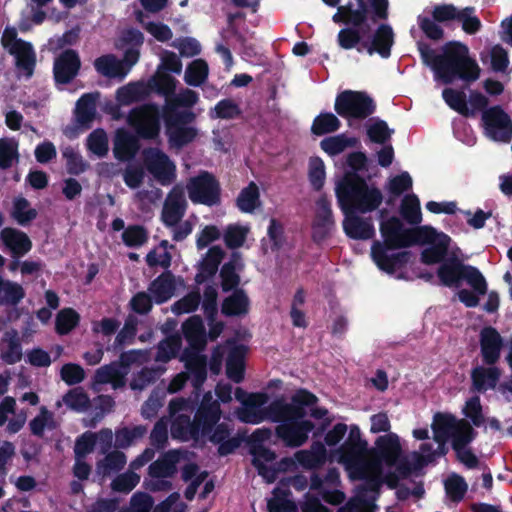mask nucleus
I'll list each match as a JSON object with an SVG mask.
<instances>
[{"mask_svg": "<svg viewBox=\"0 0 512 512\" xmlns=\"http://www.w3.org/2000/svg\"><path fill=\"white\" fill-rule=\"evenodd\" d=\"M199 100L197 92L191 89H184L178 95L171 97L165 104L163 111H169L171 108L174 111L190 110Z\"/></svg>", "mask_w": 512, "mask_h": 512, "instance_id": "4d7b16f0", "label": "nucleus"}, {"mask_svg": "<svg viewBox=\"0 0 512 512\" xmlns=\"http://www.w3.org/2000/svg\"><path fill=\"white\" fill-rule=\"evenodd\" d=\"M250 453L253 456L252 464L257 469L258 474L268 482H273L276 477V470L267 466L266 463H271L276 459L275 452L263 445H251Z\"/></svg>", "mask_w": 512, "mask_h": 512, "instance_id": "c85d7f7f", "label": "nucleus"}, {"mask_svg": "<svg viewBox=\"0 0 512 512\" xmlns=\"http://www.w3.org/2000/svg\"><path fill=\"white\" fill-rule=\"evenodd\" d=\"M247 347L243 344L234 345L226 358V375L234 383H241L245 376V356Z\"/></svg>", "mask_w": 512, "mask_h": 512, "instance_id": "cd10ccee", "label": "nucleus"}, {"mask_svg": "<svg viewBox=\"0 0 512 512\" xmlns=\"http://www.w3.org/2000/svg\"><path fill=\"white\" fill-rule=\"evenodd\" d=\"M431 14L439 23L451 21L461 23L462 30L469 35L478 33L482 28L481 20L475 14L473 6L458 9L453 4H437L433 7Z\"/></svg>", "mask_w": 512, "mask_h": 512, "instance_id": "9b49d317", "label": "nucleus"}, {"mask_svg": "<svg viewBox=\"0 0 512 512\" xmlns=\"http://www.w3.org/2000/svg\"><path fill=\"white\" fill-rule=\"evenodd\" d=\"M221 278V289L223 292H233L236 289H240V275L236 272V266L233 261H229L223 264L220 270Z\"/></svg>", "mask_w": 512, "mask_h": 512, "instance_id": "e2e57ef3", "label": "nucleus"}, {"mask_svg": "<svg viewBox=\"0 0 512 512\" xmlns=\"http://www.w3.org/2000/svg\"><path fill=\"white\" fill-rule=\"evenodd\" d=\"M250 299L244 289H236L227 296L221 305V312L226 317L244 316L249 312Z\"/></svg>", "mask_w": 512, "mask_h": 512, "instance_id": "7c9ffc66", "label": "nucleus"}, {"mask_svg": "<svg viewBox=\"0 0 512 512\" xmlns=\"http://www.w3.org/2000/svg\"><path fill=\"white\" fill-rule=\"evenodd\" d=\"M187 208L186 199L181 191L173 189L166 197L161 220L166 227L176 226L183 218Z\"/></svg>", "mask_w": 512, "mask_h": 512, "instance_id": "b1692460", "label": "nucleus"}, {"mask_svg": "<svg viewBox=\"0 0 512 512\" xmlns=\"http://www.w3.org/2000/svg\"><path fill=\"white\" fill-rule=\"evenodd\" d=\"M142 155L147 171L161 185H170L175 180L176 166L162 150L149 147L143 150Z\"/></svg>", "mask_w": 512, "mask_h": 512, "instance_id": "4468645a", "label": "nucleus"}, {"mask_svg": "<svg viewBox=\"0 0 512 512\" xmlns=\"http://www.w3.org/2000/svg\"><path fill=\"white\" fill-rule=\"evenodd\" d=\"M341 126L340 120L331 112H322L316 116L311 126V132L316 136L333 133Z\"/></svg>", "mask_w": 512, "mask_h": 512, "instance_id": "5fc2aeb1", "label": "nucleus"}, {"mask_svg": "<svg viewBox=\"0 0 512 512\" xmlns=\"http://www.w3.org/2000/svg\"><path fill=\"white\" fill-rule=\"evenodd\" d=\"M80 321V315L72 308L60 310L56 316L55 330L59 335H67Z\"/></svg>", "mask_w": 512, "mask_h": 512, "instance_id": "bf43d9fd", "label": "nucleus"}, {"mask_svg": "<svg viewBox=\"0 0 512 512\" xmlns=\"http://www.w3.org/2000/svg\"><path fill=\"white\" fill-rule=\"evenodd\" d=\"M151 95L148 82L137 81L128 83L116 91V99L121 105H130L143 101Z\"/></svg>", "mask_w": 512, "mask_h": 512, "instance_id": "72a5a7b5", "label": "nucleus"}, {"mask_svg": "<svg viewBox=\"0 0 512 512\" xmlns=\"http://www.w3.org/2000/svg\"><path fill=\"white\" fill-rule=\"evenodd\" d=\"M428 228L433 231L431 239L427 242H416L418 245H429L422 250L420 260L425 265L442 264L447 259L451 238L444 232H438L432 226L428 225Z\"/></svg>", "mask_w": 512, "mask_h": 512, "instance_id": "a211bd4d", "label": "nucleus"}, {"mask_svg": "<svg viewBox=\"0 0 512 512\" xmlns=\"http://www.w3.org/2000/svg\"><path fill=\"white\" fill-rule=\"evenodd\" d=\"M188 196L194 204L215 206L221 201V186L217 178L208 171H201L187 184Z\"/></svg>", "mask_w": 512, "mask_h": 512, "instance_id": "9d476101", "label": "nucleus"}, {"mask_svg": "<svg viewBox=\"0 0 512 512\" xmlns=\"http://www.w3.org/2000/svg\"><path fill=\"white\" fill-rule=\"evenodd\" d=\"M222 410L218 400L213 399L212 394L207 392L194 414V424L199 431L201 438L209 435L215 425L220 421Z\"/></svg>", "mask_w": 512, "mask_h": 512, "instance_id": "2eb2a0df", "label": "nucleus"}, {"mask_svg": "<svg viewBox=\"0 0 512 512\" xmlns=\"http://www.w3.org/2000/svg\"><path fill=\"white\" fill-rule=\"evenodd\" d=\"M159 376L160 373L158 369L144 367L133 376L130 387L132 390H144L149 385L155 383Z\"/></svg>", "mask_w": 512, "mask_h": 512, "instance_id": "338daca9", "label": "nucleus"}, {"mask_svg": "<svg viewBox=\"0 0 512 512\" xmlns=\"http://www.w3.org/2000/svg\"><path fill=\"white\" fill-rule=\"evenodd\" d=\"M491 367L477 366L471 371L472 390L483 393L488 389H494L499 381L500 369Z\"/></svg>", "mask_w": 512, "mask_h": 512, "instance_id": "c756f323", "label": "nucleus"}, {"mask_svg": "<svg viewBox=\"0 0 512 512\" xmlns=\"http://www.w3.org/2000/svg\"><path fill=\"white\" fill-rule=\"evenodd\" d=\"M318 398L312 392L306 389H299L291 398V403H287L283 398L273 400L269 405L275 413L283 415H292L305 418L306 407L317 403Z\"/></svg>", "mask_w": 512, "mask_h": 512, "instance_id": "f3484780", "label": "nucleus"}, {"mask_svg": "<svg viewBox=\"0 0 512 512\" xmlns=\"http://www.w3.org/2000/svg\"><path fill=\"white\" fill-rule=\"evenodd\" d=\"M290 491L274 490V496L267 502L268 512H298L296 503L287 498Z\"/></svg>", "mask_w": 512, "mask_h": 512, "instance_id": "052dcab7", "label": "nucleus"}, {"mask_svg": "<svg viewBox=\"0 0 512 512\" xmlns=\"http://www.w3.org/2000/svg\"><path fill=\"white\" fill-rule=\"evenodd\" d=\"M417 49L423 64L430 67L444 84H451L456 79L473 82L479 78L477 62L469 56L467 45L459 41L444 44L441 54L423 41L417 42Z\"/></svg>", "mask_w": 512, "mask_h": 512, "instance_id": "f03ea898", "label": "nucleus"}, {"mask_svg": "<svg viewBox=\"0 0 512 512\" xmlns=\"http://www.w3.org/2000/svg\"><path fill=\"white\" fill-rule=\"evenodd\" d=\"M95 70L102 76L107 78L124 79L128 74L122 63L114 54L102 55L94 61Z\"/></svg>", "mask_w": 512, "mask_h": 512, "instance_id": "f704fd0d", "label": "nucleus"}, {"mask_svg": "<svg viewBox=\"0 0 512 512\" xmlns=\"http://www.w3.org/2000/svg\"><path fill=\"white\" fill-rule=\"evenodd\" d=\"M389 250V248L381 245V242L375 241L371 247V257L380 270L388 274H393L396 270L408 264L411 258V252L400 251L389 254Z\"/></svg>", "mask_w": 512, "mask_h": 512, "instance_id": "6ab92c4d", "label": "nucleus"}, {"mask_svg": "<svg viewBox=\"0 0 512 512\" xmlns=\"http://www.w3.org/2000/svg\"><path fill=\"white\" fill-rule=\"evenodd\" d=\"M185 368L189 380L195 389L202 387L207 379V359L204 355L192 354L185 360Z\"/></svg>", "mask_w": 512, "mask_h": 512, "instance_id": "a19ab883", "label": "nucleus"}, {"mask_svg": "<svg viewBox=\"0 0 512 512\" xmlns=\"http://www.w3.org/2000/svg\"><path fill=\"white\" fill-rule=\"evenodd\" d=\"M18 47H12L9 54L15 58L16 68L23 72L26 78H31L36 66V53L28 41H19Z\"/></svg>", "mask_w": 512, "mask_h": 512, "instance_id": "a878e982", "label": "nucleus"}, {"mask_svg": "<svg viewBox=\"0 0 512 512\" xmlns=\"http://www.w3.org/2000/svg\"><path fill=\"white\" fill-rule=\"evenodd\" d=\"M374 454L387 466H394L403 454L398 435L388 433L379 436L375 441Z\"/></svg>", "mask_w": 512, "mask_h": 512, "instance_id": "5701e85b", "label": "nucleus"}, {"mask_svg": "<svg viewBox=\"0 0 512 512\" xmlns=\"http://www.w3.org/2000/svg\"><path fill=\"white\" fill-rule=\"evenodd\" d=\"M345 216L343 230L346 235L355 240H368L375 234L374 226L370 219H363L357 212L341 210Z\"/></svg>", "mask_w": 512, "mask_h": 512, "instance_id": "393cba45", "label": "nucleus"}, {"mask_svg": "<svg viewBox=\"0 0 512 512\" xmlns=\"http://www.w3.org/2000/svg\"><path fill=\"white\" fill-rule=\"evenodd\" d=\"M98 94L85 93L76 102L75 118L80 126L90 128L96 116V100Z\"/></svg>", "mask_w": 512, "mask_h": 512, "instance_id": "e433bc0d", "label": "nucleus"}, {"mask_svg": "<svg viewBox=\"0 0 512 512\" xmlns=\"http://www.w3.org/2000/svg\"><path fill=\"white\" fill-rule=\"evenodd\" d=\"M87 148L98 157H104L109 150L106 132L101 128L93 130L87 137Z\"/></svg>", "mask_w": 512, "mask_h": 512, "instance_id": "0e129e2a", "label": "nucleus"}, {"mask_svg": "<svg viewBox=\"0 0 512 512\" xmlns=\"http://www.w3.org/2000/svg\"><path fill=\"white\" fill-rule=\"evenodd\" d=\"M266 419L278 423L275 428L276 437L289 448H298L303 446L308 438L310 432L315 428L312 421L306 420L303 417L292 415H281L273 412L272 406H267Z\"/></svg>", "mask_w": 512, "mask_h": 512, "instance_id": "423d86ee", "label": "nucleus"}, {"mask_svg": "<svg viewBox=\"0 0 512 512\" xmlns=\"http://www.w3.org/2000/svg\"><path fill=\"white\" fill-rule=\"evenodd\" d=\"M148 290L152 294L156 304L167 302L174 294V275L169 270L164 271L151 282Z\"/></svg>", "mask_w": 512, "mask_h": 512, "instance_id": "473e14b6", "label": "nucleus"}, {"mask_svg": "<svg viewBox=\"0 0 512 512\" xmlns=\"http://www.w3.org/2000/svg\"><path fill=\"white\" fill-rule=\"evenodd\" d=\"M235 398L243 407L237 410V418L242 423L260 424L267 417L266 404L268 397L265 393H247L241 387L235 389Z\"/></svg>", "mask_w": 512, "mask_h": 512, "instance_id": "f8f14e48", "label": "nucleus"}, {"mask_svg": "<svg viewBox=\"0 0 512 512\" xmlns=\"http://www.w3.org/2000/svg\"><path fill=\"white\" fill-rule=\"evenodd\" d=\"M166 136L171 148L182 149L192 143L198 136V129L190 126L195 122L196 114L191 110L163 111Z\"/></svg>", "mask_w": 512, "mask_h": 512, "instance_id": "0eeeda50", "label": "nucleus"}, {"mask_svg": "<svg viewBox=\"0 0 512 512\" xmlns=\"http://www.w3.org/2000/svg\"><path fill=\"white\" fill-rule=\"evenodd\" d=\"M503 347V339L496 328L486 326L480 331V350L482 360L486 365L498 362Z\"/></svg>", "mask_w": 512, "mask_h": 512, "instance_id": "4be33fe9", "label": "nucleus"}, {"mask_svg": "<svg viewBox=\"0 0 512 512\" xmlns=\"http://www.w3.org/2000/svg\"><path fill=\"white\" fill-rule=\"evenodd\" d=\"M178 459L177 451L170 450L166 452L163 457L150 464L148 468L149 475L158 479L172 477L177 471L176 463Z\"/></svg>", "mask_w": 512, "mask_h": 512, "instance_id": "79ce46f5", "label": "nucleus"}, {"mask_svg": "<svg viewBox=\"0 0 512 512\" xmlns=\"http://www.w3.org/2000/svg\"><path fill=\"white\" fill-rule=\"evenodd\" d=\"M209 75V67L204 59L193 60L185 70L184 81L193 87H199L205 83Z\"/></svg>", "mask_w": 512, "mask_h": 512, "instance_id": "de8ad7c7", "label": "nucleus"}, {"mask_svg": "<svg viewBox=\"0 0 512 512\" xmlns=\"http://www.w3.org/2000/svg\"><path fill=\"white\" fill-rule=\"evenodd\" d=\"M400 214L403 219L411 224L418 225L422 221L420 200L415 194L406 195L400 206Z\"/></svg>", "mask_w": 512, "mask_h": 512, "instance_id": "09e8293b", "label": "nucleus"}, {"mask_svg": "<svg viewBox=\"0 0 512 512\" xmlns=\"http://www.w3.org/2000/svg\"><path fill=\"white\" fill-rule=\"evenodd\" d=\"M224 257V251L219 246H212L199 264V271L195 276V282L202 284L212 278L218 271Z\"/></svg>", "mask_w": 512, "mask_h": 512, "instance_id": "2f4dec72", "label": "nucleus"}, {"mask_svg": "<svg viewBox=\"0 0 512 512\" xmlns=\"http://www.w3.org/2000/svg\"><path fill=\"white\" fill-rule=\"evenodd\" d=\"M38 212L31 207L30 202L22 196L13 200L11 217L21 226L29 225L37 218Z\"/></svg>", "mask_w": 512, "mask_h": 512, "instance_id": "49530a36", "label": "nucleus"}, {"mask_svg": "<svg viewBox=\"0 0 512 512\" xmlns=\"http://www.w3.org/2000/svg\"><path fill=\"white\" fill-rule=\"evenodd\" d=\"M357 139L346 137L344 134L324 138L320 142L321 149L330 156L342 153L348 147H355Z\"/></svg>", "mask_w": 512, "mask_h": 512, "instance_id": "864d4df0", "label": "nucleus"}, {"mask_svg": "<svg viewBox=\"0 0 512 512\" xmlns=\"http://www.w3.org/2000/svg\"><path fill=\"white\" fill-rule=\"evenodd\" d=\"M65 404L78 412L85 411L90 407V399L81 388L69 390L63 397Z\"/></svg>", "mask_w": 512, "mask_h": 512, "instance_id": "774afa93", "label": "nucleus"}, {"mask_svg": "<svg viewBox=\"0 0 512 512\" xmlns=\"http://www.w3.org/2000/svg\"><path fill=\"white\" fill-rule=\"evenodd\" d=\"M334 109L343 118L363 120L376 110V103L364 91L345 90L335 99Z\"/></svg>", "mask_w": 512, "mask_h": 512, "instance_id": "1a4fd4ad", "label": "nucleus"}, {"mask_svg": "<svg viewBox=\"0 0 512 512\" xmlns=\"http://www.w3.org/2000/svg\"><path fill=\"white\" fill-rule=\"evenodd\" d=\"M81 59L74 49L62 51L54 60L53 77L56 84H70L79 74Z\"/></svg>", "mask_w": 512, "mask_h": 512, "instance_id": "dca6fc26", "label": "nucleus"}, {"mask_svg": "<svg viewBox=\"0 0 512 512\" xmlns=\"http://www.w3.org/2000/svg\"><path fill=\"white\" fill-rule=\"evenodd\" d=\"M380 233L383 238L381 245L389 249H402L416 245V242L429 241L433 231L428 225L406 228L398 217L392 216L380 223Z\"/></svg>", "mask_w": 512, "mask_h": 512, "instance_id": "20e7f679", "label": "nucleus"}, {"mask_svg": "<svg viewBox=\"0 0 512 512\" xmlns=\"http://www.w3.org/2000/svg\"><path fill=\"white\" fill-rule=\"evenodd\" d=\"M486 135L498 142L509 143L512 139V120L499 105L492 106L482 113Z\"/></svg>", "mask_w": 512, "mask_h": 512, "instance_id": "ddd939ff", "label": "nucleus"}, {"mask_svg": "<svg viewBox=\"0 0 512 512\" xmlns=\"http://www.w3.org/2000/svg\"><path fill=\"white\" fill-rule=\"evenodd\" d=\"M138 319L134 315H128L122 329L117 333L114 342L106 347V351L117 353L126 345H131L137 335Z\"/></svg>", "mask_w": 512, "mask_h": 512, "instance_id": "4c0bfd02", "label": "nucleus"}, {"mask_svg": "<svg viewBox=\"0 0 512 512\" xmlns=\"http://www.w3.org/2000/svg\"><path fill=\"white\" fill-rule=\"evenodd\" d=\"M182 332L185 339L190 344H195L199 341L203 342L205 337V327L202 318L199 315L189 317L182 324Z\"/></svg>", "mask_w": 512, "mask_h": 512, "instance_id": "13d9d810", "label": "nucleus"}, {"mask_svg": "<svg viewBox=\"0 0 512 512\" xmlns=\"http://www.w3.org/2000/svg\"><path fill=\"white\" fill-rule=\"evenodd\" d=\"M444 487L449 499L456 503L463 500L468 489L465 479L458 474L449 476L444 482Z\"/></svg>", "mask_w": 512, "mask_h": 512, "instance_id": "680f3d73", "label": "nucleus"}, {"mask_svg": "<svg viewBox=\"0 0 512 512\" xmlns=\"http://www.w3.org/2000/svg\"><path fill=\"white\" fill-rule=\"evenodd\" d=\"M128 125L143 140H155L161 131V112L155 103H145L132 108L127 116Z\"/></svg>", "mask_w": 512, "mask_h": 512, "instance_id": "6e6552de", "label": "nucleus"}, {"mask_svg": "<svg viewBox=\"0 0 512 512\" xmlns=\"http://www.w3.org/2000/svg\"><path fill=\"white\" fill-rule=\"evenodd\" d=\"M259 205V188L255 182L251 181L240 191L236 199V206L243 213H252Z\"/></svg>", "mask_w": 512, "mask_h": 512, "instance_id": "a18cd8bd", "label": "nucleus"}, {"mask_svg": "<svg viewBox=\"0 0 512 512\" xmlns=\"http://www.w3.org/2000/svg\"><path fill=\"white\" fill-rule=\"evenodd\" d=\"M127 371L119 368L115 361L98 368L94 374V382L97 384H111L114 389L125 385Z\"/></svg>", "mask_w": 512, "mask_h": 512, "instance_id": "ea45409f", "label": "nucleus"}, {"mask_svg": "<svg viewBox=\"0 0 512 512\" xmlns=\"http://www.w3.org/2000/svg\"><path fill=\"white\" fill-rule=\"evenodd\" d=\"M122 240L128 247H140L148 240V232L142 225H129L122 233Z\"/></svg>", "mask_w": 512, "mask_h": 512, "instance_id": "69168bd1", "label": "nucleus"}, {"mask_svg": "<svg viewBox=\"0 0 512 512\" xmlns=\"http://www.w3.org/2000/svg\"><path fill=\"white\" fill-rule=\"evenodd\" d=\"M0 237L15 258L24 256L32 248V242L28 235L16 228L6 227L2 229Z\"/></svg>", "mask_w": 512, "mask_h": 512, "instance_id": "bb28decb", "label": "nucleus"}, {"mask_svg": "<svg viewBox=\"0 0 512 512\" xmlns=\"http://www.w3.org/2000/svg\"><path fill=\"white\" fill-rule=\"evenodd\" d=\"M334 226L331 203L326 195L316 201V214L312 223V239L315 243H322L328 238Z\"/></svg>", "mask_w": 512, "mask_h": 512, "instance_id": "aec40b11", "label": "nucleus"}, {"mask_svg": "<svg viewBox=\"0 0 512 512\" xmlns=\"http://www.w3.org/2000/svg\"><path fill=\"white\" fill-rule=\"evenodd\" d=\"M437 276L445 287H459L466 281L478 294H486L487 283L478 268L464 264L457 257L446 259L437 269Z\"/></svg>", "mask_w": 512, "mask_h": 512, "instance_id": "39448f33", "label": "nucleus"}, {"mask_svg": "<svg viewBox=\"0 0 512 512\" xmlns=\"http://www.w3.org/2000/svg\"><path fill=\"white\" fill-rule=\"evenodd\" d=\"M1 359L8 365L21 361L22 345L16 331L6 332L1 341Z\"/></svg>", "mask_w": 512, "mask_h": 512, "instance_id": "58836bf2", "label": "nucleus"}, {"mask_svg": "<svg viewBox=\"0 0 512 512\" xmlns=\"http://www.w3.org/2000/svg\"><path fill=\"white\" fill-rule=\"evenodd\" d=\"M335 194L341 210L361 214L377 210L383 202L381 190L370 187L362 176L355 173H344L336 185Z\"/></svg>", "mask_w": 512, "mask_h": 512, "instance_id": "7ed1b4c3", "label": "nucleus"}, {"mask_svg": "<svg viewBox=\"0 0 512 512\" xmlns=\"http://www.w3.org/2000/svg\"><path fill=\"white\" fill-rule=\"evenodd\" d=\"M477 432L467 421H460L452 435V449L459 451L467 448V446L476 438Z\"/></svg>", "mask_w": 512, "mask_h": 512, "instance_id": "8fccbe9b", "label": "nucleus"}, {"mask_svg": "<svg viewBox=\"0 0 512 512\" xmlns=\"http://www.w3.org/2000/svg\"><path fill=\"white\" fill-rule=\"evenodd\" d=\"M138 149L139 143L136 137L128 133H124L117 136L114 155L119 160H129L136 155Z\"/></svg>", "mask_w": 512, "mask_h": 512, "instance_id": "3c124183", "label": "nucleus"}, {"mask_svg": "<svg viewBox=\"0 0 512 512\" xmlns=\"http://www.w3.org/2000/svg\"><path fill=\"white\" fill-rule=\"evenodd\" d=\"M368 451V443L362 438L360 428L353 424L344 443L339 447V460L343 463H354Z\"/></svg>", "mask_w": 512, "mask_h": 512, "instance_id": "412c9836", "label": "nucleus"}, {"mask_svg": "<svg viewBox=\"0 0 512 512\" xmlns=\"http://www.w3.org/2000/svg\"><path fill=\"white\" fill-rule=\"evenodd\" d=\"M171 434L174 439L181 441H198L201 436L197 430L194 420L188 415L181 414L175 418L171 425Z\"/></svg>", "mask_w": 512, "mask_h": 512, "instance_id": "37998d69", "label": "nucleus"}, {"mask_svg": "<svg viewBox=\"0 0 512 512\" xmlns=\"http://www.w3.org/2000/svg\"><path fill=\"white\" fill-rule=\"evenodd\" d=\"M147 82L150 93H156L164 96L167 103L171 97L174 96L178 81L170 74L157 69L155 74L152 75Z\"/></svg>", "mask_w": 512, "mask_h": 512, "instance_id": "c9c22d12", "label": "nucleus"}, {"mask_svg": "<svg viewBox=\"0 0 512 512\" xmlns=\"http://www.w3.org/2000/svg\"><path fill=\"white\" fill-rule=\"evenodd\" d=\"M126 465V455L121 451H112L97 462L96 471L99 475L107 476L111 472H118Z\"/></svg>", "mask_w": 512, "mask_h": 512, "instance_id": "603ef678", "label": "nucleus"}, {"mask_svg": "<svg viewBox=\"0 0 512 512\" xmlns=\"http://www.w3.org/2000/svg\"><path fill=\"white\" fill-rule=\"evenodd\" d=\"M458 423L451 414L436 413L432 424L434 440L436 442L447 441L457 428Z\"/></svg>", "mask_w": 512, "mask_h": 512, "instance_id": "c03bdc74", "label": "nucleus"}, {"mask_svg": "<svg viewBox=\"0 0 512 512\" xmlns=\"http://www.w3.org/2000/svg\"><path fill=\"white\" fill-rule=\"evenodd\" d=\"M442 97L445 103L460 115L464 117H470L473 115V111H471L467 106L466 95L463 91L453 88H445L442 91Z\"/></svg>", "mask_w": 512, "mask_h": 512, "instance_id": "6e6d98bb", "label": "nucleus"}, {"mask_svg": "<svg viewBox=\"0 0 512 512\" xmlns=\"http://www.w3.org/2000/svg\"><path fill=\"white\" fill-rule=\"evenodd\" d=\"M338 7L332 16L336 24H344L337 34V44L343 50L356 49L358 53L378 54L387 59L394 45V31L382 23L373 31V25L387 20L389 0H354Z\"/></svg>", "mask_w": 512, "mask_h": 512, "instance_id": "f257e3e1", "label": "nucleus"}]
</instances>
